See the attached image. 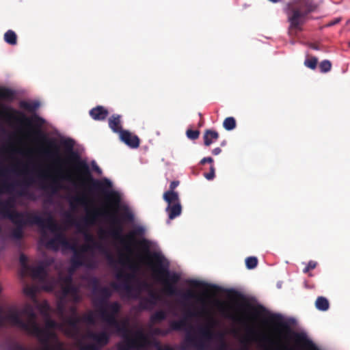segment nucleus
I'll list each match as a JSON object with an SVG mask.
<instances>
[{
    "label": "nucleus",
    "mask_w": 350,
    "mask_h": 350,
    "mask_svg": "<svg viewBox=\"0 0 350 350\" xmlns=\"http://www.w3.org/2000/svg\"><path fill=\"white\" fill-rule=\"evenodd\" d=\"M93 293H98L100 297L93 301L100 319L109 327L113 328L115 332L123 338V340L117 345L118 350H144L152 345V341L142 330L137 331L134 336H131L127 319L119 321L118 316L122 306L118 301H109L111 291L107 287H98V281L94 279Z\"/></svg>",
    "instance_id": "nucleus-1"
},
{
    "label": "nucleus",
    "mask_w": 350,
    "mask_h": 350,
    "mask_svg": "<svg viewBox=\"0 0 350 350\" xmlns=\"http://www.w3.org/2000/svg\"><path fill=\"white\" fill-rule=\"evenodd\" d=\"M65 148L69 151L68 159L75 165V169L78 172L77 178L70 172L63 173L57 172L54 176L49 175L45 172H40L39 178L42 180H50L49 184L42 183L41 187L44 190H49L52 193H55L62 188L60 180H68L75 186H85L89 183L91 189L98 191L103 193L106 199L110 202L111 206L118 207L120 203V196L115 191H109L111 188V182L104 178L101 180H96L92 178L89 165L85 161L80 159L79 155L72 151L73 144L71 140H66L63 142Z\"/></svg>",
    "instance_id": "nucleus-2"
},
{
    "label": "nucleus",
    "mask_w": 350,
    "mask_h": 350,
    "mask_svg": "<svg viewBox=\"0 0 350 350\" xmlns=\"http://www.w3.org/2000/svg\"><path fill=\"white\" fill-rule=\"evenodd\" d=\"M14 202L12 198L5 200H0V215L8 218L16 225L13 229L11 236L13 239L20 240L23 237V228L27 225H38L41 228H47L51 231L55 232L59 230V228L49 215L46 219L33 213H23L13 210Z\"/></svg>",
    "instance_id": "nucleus-3"
},
{
    "label": "nucleus",
    "mask_w": 350,
    "mask_h": 350,
    "mask_svg": "<svg viewBox=\"0 0 350 350\" xmlns=\"http://www.w3.org/2000/svg\"><path fill=\"white\" fill-rule=\"evenodd\" d=\"M216 325L215 320L211 316L208 318L206 325L198 329V333L193 330L185 318L178 321H172L170 323V332L171 331L185 330V336L180 344V350H205L207 341L213 338L215 333L213 328Z\"/></svg>",
    "instance_id": "nucleus-4"
},
{
    "label": "nucleus",
    "mask_w": 350,
    "mask_h": 350,
    "mask_svg": "<svg viewBox=\"0 0 350 350\" xmlns=\"http://www.w3.org/2000/svg\"><path fill=\"white\" fill-rule=\"evenodd\" d=\"M147 257L156 278L164 285V292L168 295H178L176 284L180 280V275L168 270V262L164 265L165 257L158 252H149Z\"/></svg>",
    "instance_id": "nucleus-5"
},
{
    "label": "nucleus",
    "mask_w": 350,
    "mask_h": 350,
    "mask_svg": "<svg viewBox=\"0 0 350 350\" xmlns=\"http://www.w3.org/2000/svg\"><path fill=\"white\" fill-rule=\"evenodd\" d=\"M100 213V215L109 216L111 223L110 235L115 239L119 240L126 252H131V245L136 242L135 237L137 236L140 237L144 234V228L140 226H136L125 237H123L122 235L123 227L120 218L115 214L109 215L107 212Z\"/></svg>",
    "instance_id": "nucleus-6"
},
{
    "label": "nucleus",
    "mask_w": 350,
    "mask_h": 350,
    "mask_svg": "<svg viewBox=\"0 0 350 350\" xmlns=\"http://www.w3.org/2000/svg\"><path fill=\"white\" fill-rule=\"evenodd\" d=\"M100 215V211L96 209H94L92 211H88L86 216L82 219V222H79L74 219L70 214L68 213L66 215V222L70 226H75L79 232L84 233L85 241L92 243V245H90L92 248H97L102 252L105 253L107 260L112 263L114 261L113 256L107 250H105L101 244L95 241L93 236L87 232L86 230V228L88 226L94 224L98 217Z\"/></svg>",
    "instance_id": "nucleus-7"
},
{
    "label": "nucleus",
    "mask_w": 350,
    "mask_h": 350,
    "mask_svg": "<svg viewBox=\"0 0 350 350\" xmlns=\"http://www.w3.org/2000/svg\"><path fill=\"white\" fill-rule=\"evenodd\" d=\"M135 275L134 273H126L123 271H120L116 273V278L118 280H122L123 283L122 285H118L116 283H113L111 286L116 290L120 289L121 287L129 296H133L135 298H138L139 295L142 290H152L150 285L146 282H140L137 288L131 284V282L135 279Z\"/></svg>",
    "instance_id": "nucleus-8"
},
{
    "label": "nucleus",
    "mask_w": 350,
    "mask_h": 350,
    "mask_svg": "<svg viewBox=\"0 0 350 350\" xmlns=\"http://www.w3.org/2000/svg\"><path fill=\"white\" fill-rule=\"evenodd\" d=\"M314 10L311 3H306L305 6L291 7L287 12L288 21L290 23L289 33L294 31H301V25L305 23L307 15Z\"/></svg>",
    "instance_id": "nucleus-9"
},
{
    "label": "nucleus",
    "mask_w": 350,
    "mask_h": 350,
    "mask_svg": "<svg viewBox=\"0 0 350 350\" xmlns=\"http://www.w3.org/2000/svg\"><path fill=\"white\" fill-rule=\"evenodd\" d=\"M1 114L8 120H13L28 126H31L33 122L37 126H40L44 122L42 118L37 115H34L32 118H28L23 113L12 109L3 108L1 111Z\"/></svg>",
    "instance_id": "nucleus-10"
},
{
    "label": "nucleus",
    "mask_w": 350,
    "mask_h": 350,
    "mask_svg": "<svg viewBox=\"0 0 350 350\" xmlns=\"http://www.w3.org/2000/svg\"><path fill=\"white\" fill-rule=\"evenodd\" d=\"M86 337L92 340L94 343L81 345L80 350H100L109 343L110 339V336L106 331L100 332L89 331L86 334Z\"/></svg>",
    "instance_id": "nucleus-11"
},
{
    "label": "nucleus",
    "mask_w": 350,
    "mask_h": 350,
    "mask_svg": "<svg viewBox=\"0 0 350 350\" xmlns=\"http://www.w3.org/2000/svg\"><path fill=\"white\" fill-rule=\"evenodd\" d=\"M21 312L15 308L10 309L5 315L0 314V326H3L5 322L10 323L12 325L16 326L24 331L29 329L25 321L21 318Z\"/></svg>",
    "instance_id": "nucleus-12"
},
{
    "label": "nucleus",
    "mask_w": 350,
    "mask_h": 350,
    "mask_svg": "<svg viewBox=\"0 0 350 350\" xmlns=\"http://www.w3.org/2000/svg\"><path fill=\"white\" fill-rule=\"evenodd\" d=\"M92 250L90 245H82L80 247H77L72 251V256L70 258V271H74L78 268L85 265V253Z\"/></svg>",
    "instance_id": "nucleus-13"
},
{
    "label": "nucleus",
    "mask_w": 350,
    "mask_h": 350,
    "mask_svg": "<svg viewBox=\"0 0 350 350\" xmlns=\"http://www.w3.org/2000/svg\"><path fill=\"white\" fill-rule=\"evenodd\" d=\"M21 314H25L27 317V321L25 323L28 325L29 329H25V332L31 335L35 329V325H38L36 313L35 312L33 307L31 305L27 304L21 310Z\"/></svg>",
    "instance_id": "nucleus-14"
},
{
    "label": "nucleus",
    "mask_w": 350,
    "mask_h": 350,
    "mask_svg": "<svg viewBox=\"0 0 350 350\" xmlns=\"http://www.w3.org/2000/svg\"><path fill=\"white\" fill-rule=\"evenodd\" d=\"M80 323L81 318L76 314L68 317L66 320V323L69 327L66 329V334L72 338L78 336L80 333Z\"/></svg>",
    "instance_id": "nucleus-15"
},
{
    "label": "nucleus",
    "mask_w": 350,
    "mask_h": 350,
    "mask_svg": "<svg viewBox=\"0 0 350 350\" xmlns=\"http://www.w3.org/2000/svg\"><path fill=\"white\" fill-rule=\"evenodd\" d=\"M219 305V310L226 318L239 324L243 325L246 323L247 318L245 315H239L237 313L231 312L230 309L232 308L228 306H227L224 304L220 303Z\"/></svg>",
    "instance_id": "nucleus-16"
},
{
    "label": "nucleus",
    "mask_w": 350,
    "mask_h": 350,
    "mask_svg": "<svg viewBox=\"0 0 350 350\" xmlns=\"http://www.w3.org/2000/svg\"><path fill=\"white\" fill-rule=\"evenodd\" d=\"M120 138L122 142H123L125 144L129 146L131 148H137L139 146L140 140L139 138L129 132L127 130H124V131H121Z\"/></svg>",
    "instance_id": "nucleus-17"
},
{
    "label": "nucleus",
    "mask_w": 350,
    "mask_h": 350,
    "mask_svg": "<svg viewBox=\"0 0 350 350\" xmlns=\"http://www.w3.org/2000/svg\"><path fill=\"white\" fill-rule=\"evenodd\" d=\"M90 116L92 119L97 121H103L106 119L109 111L103 106H97L90 111Z\"/></svg>",
    "instance_id": "nucleus-18"
},
{
    "label": "nucleus",
    "mask_w": 350,
    "mask_h": 350,
    "mask_svg": "<svg viewBox=\"0 0 350 350\" xmlns=\"http://www.w3.org/2000/svg\"><path fill=\"white\" fill-rule=\"evenodd\" d=\"M109 127L116 133L120 135L121 131L124 130L122 128L121 116L118 114L112 115L108 120Z\"/></svg>",
    "instance_id": "nucleus-19"
},
{
    "label": "nucleus",
    "mask_w": 350,
    "mask_h": 350,
    "mask_svg": "<svg viewBox=\"0 0 350 350\" xmlns=\"http://www.w3.org/2000/svg\"><path fill=\"white\" fill-rule=\"evenodd\" d=\"M269 320L271 323L276 325L282 330L289 332H291V328L288 323L283 321L282 317L279 314H273L270 316Z\"/></svg>",
    "instance_id": "nucleus-20"
},
{
    "label": "nucleus",
    "mask_w": 350,
    "mask_h": 350,
    "mask_svg": "<svg viewBox=\"0 0 350 350\" xmlns=\"http://www.w3.org/2000/svg\"><path fill=\"white\" fill-rule=\"evenodd\" d=\"M219 138V133L216 131L207 129L204 131L203 135L204 144L206 146H211Z\"/></svg>",
    "instance_id": "nucleus-21"
},
{
    "label": "nucleus",
    "mask_w": 350,
    "mask_h": 350,
    "mask_svg": "<svg viewBox=\"0 0 350 350\" xmlns=\"http://www.w3.org/2000/svg\"><path fill=\"white\" fill-rule=\"evenodd\" d=\"M28 269L30 270L31 275L33 278L38 279L41 281H43L47 275L46 270L42 265H40L33 267H29Z\"/></svg>",
    "instance_id": "nucleus-22"
},
{
    "label": "nucleus",
    "mask_w": 350,
    "mask_h": 350,
    "mask_svg": "<svg viewBox=\"0 0 350 350\" xmlns=\"http://www.w3.org/2000/svg\"><path fill=\"white\" fill-rule=\"evenodd\" d=\"M165 211L168 213L170 219H174L181 214L182 207L180 202L167 205Z\"/></svg>",
    "instance_id": "nucleus-23"
},
{
    "label": "nucleus",
    "mask_w": 350,
    "mask_h": 350,
    "mask_svg": "<svg viewBox=\"0 0 350 350\" xmlns=\"http://www.w3.org/2000/svg\"><path fill=\"white\" fill-rule=\"evenodd\" d=\"M62 291V298H65L68 295H71L75 299L78 297V288L74 284H64Z\"/></svg>",
    "instance_id": "nucleus-24"
},
{
    "label": "nucleus",
    "mask_w": 350,
    "mask_h": 350,
    "mask_svg": "<svg viewBox=\"0 0 350 350\" xmlns=\"http://www.w3.org/2000/svg\"><path fill=\"white\" fill-rule=\"evenodd\" d=\"M48 146L49 148L44 150V154L50 158L55 157L57 158L58 161H60L61 159L59 155V149L57 145L55 144V142L52 141L49 142L48 144Z\"/></svg>",
    "instance_id": "nucleus-25"
},
{
    "label": "nucleus",
    "mask_w": 350,
    "mask_h": 350,
    "mask_svg": "<svg viewBox=\"0 0 350 350\" xmlns=\"http://www.w3.org/2000/svg\"><path fill=\"white\" fill-rule=\"evenodd\" d=\"M188 283L191 286L194 288H203L208 291H216L218 289V287L216 285L208 284L207 283L195 280H189Z\"/></svg>",
    "instance_id": "nucleus-26"
},
{
    "label": "nucleus",
    "mask_w": 350,
    "mask_h": 350,
    "mask_svg": "<svg viewBox=\"0 0 350 350\" xmlns=\"http://www.w3.org/2000/svg\"><path fill=\"white\" fill-rule=\"evenodd\" d=\"M163 199L168 205L180 202L178 194L174 191H167L163 193Z\"/></svg>",
    "instance_id": "nucleus-27"
},
{
    "label": "nucleus",
    "mask_w": 350,
    "mask_h": 350,
    "mask_svg": "<svg viewBox=\"0 0 350 350\" xmlns=\"http://www.w3.org/2000/svg\"><path fill=\"white\" fill-rule=\"evenodd\" d=\"M59 238H60V245H62L64 249L70 250L72 252L77 247L76 243L70 242L62 232H59Z\"/></svg>",
    "instance_id": "nucleus-28"
},
{
    "label": "nucleus",
    "mask_w": 350,
    "mask_h": 350,
    "mask_svg": "<svg viewBox=\"0 0 350 350\" xmlns=\"http://www.w3.org/2000/svg\"><path fill=\"white\" fill-rule=\"evenodd\" d=\"M166 317V312L163 310H159L150 316V320L152 324H155L164 321Z\"/></svg>",
    "instance_id": "nucleus-29"
},
{
    "label": "nucleus",
    "mask_w": 350,
    "mask_h": 350,
    "mask_svg": "<svg viewBox=\"0 0 350 350\" xmlns=\"http://www.w3.org/2000/svg\"><path fill=\"white\" fill-rule=\"evenodd\" d=\"M296 340L299 342H304L308 350H319V349L311 341L301 334H295Z\"/></svg>",
    "instance_id": "nucleus-30"
},
{
    "label": "nucleus",
    "mask_w": 350,
    "mask_h": 350,
    "mask_svg": "<svg viewBox=\"0 0 350 350\" xmlns=\"http://www.w3.org/2000/svg\"><path fill=\"white\" fill-rule=\"evenodd\" d=\"M315 306L319 310L326 311L329 309V303L325 297H319L315 301Z\"/></svg>",
    "instance_id": "nucleus-31"
},
{
    "label": "nucleus",
    "mask_w": 350,
    "mask_h": 350,
    "mask_svg": "<svg viewBox=\"0 0 350 350\" xmlns=\"http://www.w3.org/2000/svg\"><path fill=\"white\" fill-rule=\"evenodd\" d=\"M59 232H57L55 237L50 240H49L46 243V246L49 249H51L53 250L57 251L59 249V247L60 245L59 243Z\"/></svg>",
    "instance_id": "nucleus-32"
},
{
    "label": "nucleus",
    "mask_w": 350,
    "mask_h": 350,
    "mask_svg": "<svg viewBox=\"0 0 350 350\" xmlns=\"http://www.w3.org/2000/svg\"><path fill=\"white\" fill-rule=\"evenodd\" d=\"M38 102H27V101H21L20 102L19 106L21 108L25 109L29 112L35 111L39 107Z\"/></svg>",
    "instance_id": "nucleus-33"
},
{
    "label": "nucleus",
    "mask_w": 350,
    "mask_h": 350,
    "mask_svg": "<svg viewBox=\"0 0 350 350\" xmlns=\"http://www.w3.org/2000/svg\"><path fill=\"white\" fill-rule=\"evenodd\" d=\"M207 314L208 311L204 306L202 307L200 310H191L189 308L186 310V315L187 317H202Z\"/></svg>",
    "instance_id": "nucleus-34"
},
{
    "label": "nucleus",
    "mask_w": 350,
    "mask_h": 350,
    "mask_svg": "<svg viewBox=\"0 0 350 350\" xmlns=\"http://www.w3.org/2000/svg\"><path fill=\"white\" fill-rule=\"evenodd\" d=\"M160 299L161 297L157 293L153 290H150L148 291V297H146V301L154 307L157 305V301L160 300Z\"/></svg>",
    "instance_id": "nucleus-35"
},
{
    "label": "nucleus",
    "mask_w": 350,
    "mask_h": 350,
    "mask_svg": "<svg viewBox=\"0 0 350 350\" xmlns=\"http://www.w3.org/2000/svg\"><path fill=\"white\" fill-rule=\"evenodd\" d=\"M4 40L7 43L11 45H15L17 42L16 34L14 31L8 30L4 34Z\"/></svg>",
    "instance_id": "nucleus-36"
},
{
    "label": "nucleus",
    "mask_w": 350,
    "mask_h": 350,
    "mask_svg": "<svg viewBox=\"0 0 350 350\" xmlns=\"http://www.w3.org/2000/svg\"><path fill=\"white\" fill-rule=\"evenodd\" d=\"M14 96V92L8 88H0V98L12 100Z\"/></svg>",
    "instance_id": "nucleus-37"
},
{
    "label": "nucleus",
    "mask_w": 350,
    "mask_h": 350,
    "mask_svg": "<svg viewBox=\"0 0 350 350\" xmlns=\"http://www.w3.org/2000/svg\"><path fill=\"white\" fill-rule=\"evenodd\" d=\"M236 126V120L233 117H228L224 120L223 126L227 131L233 130Z\"/></svg>",
    "instance_id": "nucleus-38"
},
{
    "label": "nucleus",
    "mask_w": 350,
    "mask_h": 350,
    "mask_svg": "<svg viewBox=\"0 0 350 350\" xmlns=\"http://www.w3.org/2000/svg\"><path fill=\"white\" fill-rule=\"evenodd\" d=\"M81 322L86 323L89 325H94L96 323L94 316L92 312L90 311L88 313L84 314L82 317H80Z\"/></svg>",
    "instance_id": "nucleus-39"
},
{
    "label": "nucleus",
    "mask_w": 350,
    "mask_h": 350,
    "mask_svg": "<svg viewBox=\"0 0 350 350\" xmlns=\"http://www.w3.org/2000/svg\"><path fill=\"white\" fill-rule=\"evenodd\" d=\"M13 184L8 183L5 180H3L0 182V193L10 192L13 189Z\"/></svg>",
    "instance_id": "nucleus-40"
},
{
    "label": "nucleus",
    "mask_w": 350,
    "mask_h": 350,
    "mask_svg": "<svg viewBox=\"0 0 350 350\" xmlns=\"http://www.w3.org/2000/svg\"><path fill=\"white\" fill-rule=\"evenodd\" d=\"M245 265L247 269H252L258 265V259L256 257L250 256L245 259Z\"/></svg>",
    "instance_id": "nucleus-41"
},
{
    "label": "nucleus",
    "mask_w": 350,
    "mask_h": 350,
    "mask_svg": "<svg viewBox=\"0 0 350 350\" xmlns=\"http://www.w3.org/2000/svg\"><path fill=\"white\" fill-rule=\"evenodd\" d=\"M317 62H318V59L316 57H311L305 60L304 65L306 67L314 70L317 67Z\"/></svg>",
    "instance_id": "nucleus-42"
},
{
    "label": "nucleus",
    "mask_w": 350,
    "mask_h": 350,
    "mask_svg": "<svg viewBox=\"0 0 350 350\" xmlns=\"http://www.w3.org/2000/svg\"><path fill=\"white\" fill-rule=\"evenodd\" d=\"M319 68L321 72H327L332 68V63L329 60H323L319 64Z\"/></svg>",
    "instance_id": "nucleus-43"
},
{
    "label": "nucleus",
    "mask_w": 350,
    "mask_h": 350,
    "mask_svg": "<svg viewBox=\"0 0 350 350\" xmlns=\"http://www.w3.org/2000/svg\"><path fill=\"white\" fill-rule=\"evenodd\" d=\"M139 306L144 310H151L154 307L146 301V297H141Z\"/></svg>",
    "instance_id": "nucleus-44"
},
{
    "label": "nucleus",
    "mask_w": 350,
    "mask_h": 350,
    "mask_svg": "<svg viewBox=\"0 0 350 350\" xmlns=\"http://www.w3.org/2000/svg\"><path fill=\"white\" fill-rule=\"evenodd\" d=\"M122 219L125 221L132 222L134 220L133 214L128 209L126 208L122 215Z\"/></svg>",
    "instance_id": "nucleus-45"
},
{
    "label": "nucleus",
    "mask_w": 350,
    "mask_h": 350,
    "mask_svg": "<svg viewBox=\"0 0 350 350\" xmlns=\"http://www.w3.org/2000/svg\"><path fill=\"white\" fill-rule=\"evenodd\" d=\"M74 203L77 204L85 205L87 203V198L84 196L75 197L72 201L70 202L71 206H73Z\"/></svg>",
    "instance_id": "nucleus-46"
},
{
    "label": "nucleus",
    "mask_w": 350,
    "mask_h": 350,
    "mask_svg": "<svg viewBox=\"0 0 350 350\" xmlns=\"http://www.w3.org/2000/svg\"><path fill=\"white\" fill-rule=\"evenodd\" d=\"M187 137L192 140L197 139L200 135V131L198 130L188 129L186 132Z\"/></svg>",
    "instance_id": "nucleus-47"
},
{
    "label": "nucleus",
    "mask_w": 350,
    "mask_h": 350,
    "mask_svg": "<svg viewBox=\"0 0 350 350\" xmlns=\"http://www.w3.org/2000/svg\"><path fill=\"white\" fill-rule=\"evenodd\" d=\"M256 331L253 328L248 327L247 329V335L244 339L247 342L253 340L255 339L254 336H256Z\"/></svg>",
    "instance_id": "nucleus-48"
},
{
    "label": "nucleus",
    "mask_w": 350,
    "mask_h": 350,
    "mask_svg": "<svg viewBox=\"0 0 350 350\" xmlns=\"http://www.w3.org/2000/svg\"><path fill=\"white\" fill-rule=\"evenodd\" d=\"M119 262L122 265H125L126 262L129 263V268L132 270L135 271L138 269L137 265L135 263L133 262L129 257H127L125 260L121 258Z\"/></svg>",
    "instance_id": "nucleus-49"
},
{
    "label": "nucleus",
    "mask_w": 350,
    "mask_h": 350,
    "mask_svg": "<svg viewBox=\"0 0 350 350\" xmlns=\"http://www.w3.org/2000/svg\"><path fill=\"white\" fill-rule=\"evenodd\" d=\"M181 296L183 300L185 301H188L191 299H194L197 297L196 294L193 291L191 290H189L187 292L183 293Z\"/></svg>",
    "instance_id": "nucleus-50"
},
{
    "label": "nucleus",
    "mask_w": 350,
    "mask_h": 350,
    "mask_svg": "<svg viewBox=\"0 0 350 350\" xmlns=\"http://www.w3.org/2000/svg\"><path fill=\"white\" fill-rule=\"evenodd\" d=\"M63 299L64 298H61V299L57 302V312L61 316H63L66 310L65 305L63 302Z\"/></svg>",
    "instance_id": "nucleus-51"
},
{
    "label": "nucleus",
    "mask_w": 350,
    "mask_h": 350,
    "mask_svg": "<svg viewBox=\"0 0 350 350\" xmlns=\"http://www.w3.org/2000/svg\"><path fill=\"white\" fill-rule=\"evenodd\" d=\"M317 265V263L315 261L310 260L308 263L307 266L304 269L303 272L304 273H307L308 272H309V271L315 269Z\"/></svg>",
    "instance_id": "nucleus-52"
},
{
    "label": "nucleus",
    "mask_w": 350,
    "mask_h": 350,
    "mask_svg": "<svg viewBox=\"0 0 350 350\" xmlns=\"http://www.w3.org/2000/svg\"><path fill=\"white\" fill-rule=\"evenodd\" d=\"M215 167L213 165H211L210 167V172L208 173L204 174V176L207 180H213L215 177Z\"/></svg>",
    "instance_id": "nucleus-53"
},
{
    "label": "nucleus",
    "mask_w": 350,
    "mask_h": 350,
    "mask_svg": "<svg viewBox=\"0 0 350 350\" xmlns=\"http://www.w3.org/2000/svg\"><path fill=\"white\" fill-rule=\"evenodd\" d=\"M153 333L157 335L166 336L170 333V330H163L160 328H155L153 331Z\"/></svg>",
    "instance_id": "nucleus-54"
},
{
    "label": "nucleus",
    "mask_w": 350,
    "mask_h": 350,
    "mask_svg": "<svg viewBox=\"0 0 350 350\" xmlns=\"http://www.w3.org/2000/svg\"><path fill=\"white\" fill-rule=\"evenodd\" d=\"M138 244L143 249H144V250H146L147 251L148 250L149 243H148V241L146 239H143L142 240H141L140 241L138 242Z\"/></svg>",
    "instance_id": "nucleus-55"
},
{
    "label": "nucleus",
    "mask_w": 350,
    "mask_h": 350,
    "mask_svg": "<svg viewBox=\"0 0 350 350\" xmlns=\"http://www.w3.org/2000/svg\"><path fill=\"white\" fill-rule=\"evenodd\" d=\"M20 262H21V265L24 267V268H25L27 269H28L29 268V267H28L27 265V258L25 255L21 254L20 256Z\"/></svg>",
    "instance_id": "nucleus-56"
},
{
    "label": "nucleus",
    "mask_w": 350,
    "mask_h": 350,
    "mask_svg": "<svg viewBox=\"0 0 350 350\" xmlns=\"http://www.w3.org/2000/svg\"><path fill=\"white\" fill-rule=\"evenodd\" d=\"M155 347L157 348V350H173V349L168 346V345H165L164 347H162L159 342H155Z\"/></svg>",
    "instance_id": "nucleus-57"
},
{
    "label": "nucleus",
    "mask_w": 350,
    "mask_h": 350,
    "mask_svg": "<svg viewBox=\"0 0 350 350\" xmlns=\"http://www.w3.org/2000/svg\"><path fill=\"white\" fill-rule=\"evenodd\" d=\"M179 185V181L174 180L172 181L170 185V190L169 191H174Z\"/></svg>",
    "instance_id": "nucleus-58"
},
{
    "label": "nucleus",
    "mask_w": 350,
    "mask_h": 350,
    "mask_svg": "<svg viewBox=\"0 0 350 350\" xmlns=\"http://www.w3.org/2000/svg\"><path fill=\"white\" fill-rule=\"evenodd\" d=\"M213 162V159L212 157H204L203 158L201 161H200V163L202 165H204V163H212Z\"/></svg>",
    "instance_id": "nucleus-59"
},
{
    "label": "nucleus",
    "mask_w": 350,
    "mask_h": 350,
    "mask_svg": "<svg viewBox=\"0 0 350 350\" xmlns=\"http://www.w3.org/2000/svg\"><path fill=\"white\" fill-rule=\"evenodd\" d=\"M64 284H72V278L71 275H68L65 277L64 279Z\"/></svg>",
    "instance_id": "nucleus-60"
},
{
    "label": "nucleus",
    "mask_w": 350,
    "mask_h": 350,
    "mask_svg": "<svg viewBox=\"0 0 350 350\" xmlns=\"http://www.w3.org/2000/svg\"><path fill=\"white\" fill-rule=\"evenodd\" d=\"M7 172H8V170L6 168L0 167V176L5 177Z\"/></svg>",
    "instance_id": "nucleus-61"
},
{
    "label": "nucleus",
    "mask_w": 350,
    "mask_h": 350,
    "mask_svg": "<svg viewBox=\"0 0 350 350\" xmlns=\"http://www.w3.org/2000/svg\"><path fill=\"white\" fill-rule=\"evenodd\" d=\"M25 292L26 294L29 295H34L33 290L32 288H25Z\"/></svg>",
    "instance_id": "nucleus-62"
},
{
    "label": "nucleus",
    "mask_w": 350,
    "mask_h": 350,
    "mask_svg": "<svg viewBox=\"0 0 350 350\" xmlns=\"http://www.w3.org/2000/svg\"><path fill=\"white\" fill-rule=\"evenodd\" d=\"M221 152V150L220 148L217 147V148H215L213 150L212 152L214 155H217L219 154H220Z\"/></svg>",
    "instance_id": "nucleus-63"
},
{
    "label": "nucleus",
    "mask_w": 350,
    "mask_h": 350,
    "mask_svg": "<svg viewBox=\"0 0 350 350\" xmlns=\"http://www.w3.org/2000/svg\"><path fill=\"white\" fill-rule=\"evenodd\" d=\"M33 133L34 135H36V136H41V135H42L41 131H40V130H39V129H38V130H34V131H33Z\"/></svg>",
    "instance_id": "nucleus-64"
}]
</instances>
